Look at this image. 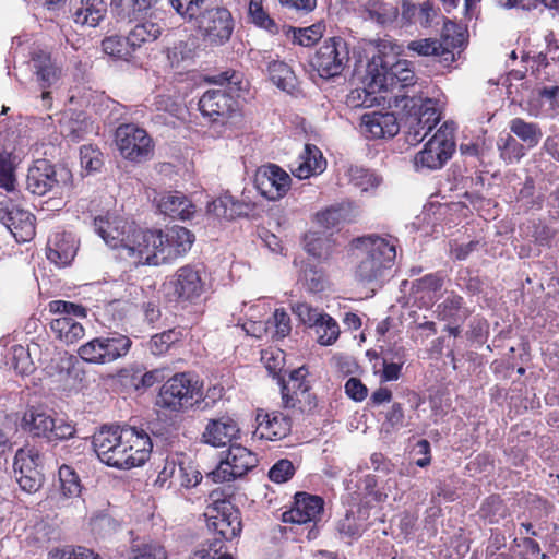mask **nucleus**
Listing matches in <instances>:
<instances>
[{
    "label": "nucleus",
    "mask_w": 559,
    "mask_h": 559,
    "mask_svg": "<svg viewBox=\"0 0 559 559\" xmlns=\"http://www.w3.org/2000/svg\"><path fill=\"white\" fill-rule=\"evenodd\" d=\"M95 231L112 249H118L122 259L134 265H160L187 253L194 236L185 227L175 226L162 230L136 229L122 217L107 214L94 219Z\"/></svg>",
    "instance_id": "f257e3e1"
},
{
    "label": "nucleus",
    "mask_w": 559,
    "mask_h": 559,
    "mask_svg": "<svg viewBox=\"0 0 559 559\" xmlns=\"http://www.w3.org/2000/svg\"><path fill=\"white\" fill-rule=\"evenodd\" d=\"M94 451L108 466L130 469L143 465L152 452L148 435L132 427L104 426L93 437Z\"/></svg>",
    "instance_id": "f03ea898"
},
{
    "label": "nucleus",
    "mask_w": 559,
    "mask_h": 559,
    "mask_svg": "<svg viewBox=\"0 0 559 559\" xmlns=\"http://www.w3.org/2000/svg\"><path fill=\"white\" fill-rule=\"evenodd\" d=\"M396 239L389 236L368 235L353 240L357 259L355 278L364 285H379L396 258Z\"/></svg>",
    "instance_id": "7ed1b4c3"
},
{
    "label": "nucleus",
    "mask_w": 559,
    "mask_h": 559,
    "mask_svg": "<svg viewBox=\"0 0 559 559\" xmlns=\"http://www.w3.org/2000/svg\"><path fill=\"white\" fill-rule=\"evenodd\" d=\"M389 106L400 111L409 145L424 141L441 119L439 104L433 98L397 94L389 99Z\"/></svg>",
    "instance_id": "20e7f679"
},
{
    "label": "nucleus",
    "mask_w": 559,
    "mask_h": 559,
    "mask_svg": "<svg viewBox=\"0 0 559 559\" xmlns=\"http://www.w3.org/2000/svg\"><path fill=\"white\" fill-rule=\"evenodd\" d=\"M206 0H170L176 12L193 21L202 38L211 45H224L234 31V19L229 10L212 7L201 10Z\"/></svg>",
    "instance_id": "39448f33"
},
{
    "label": "nucleus",
    "mask_w": 559,
    "mask_h": 559,
    "mask_svg": "<svg viewBox=\"0 0 559 559\" xmlns=\"http://www.w3.org/2000/svg\"><path fill=\"white\" fill-rule=\"evenodd\" d=\"M219 87L207 90L199 100L201 114L212 123L226 126L240 116V104L234 95L240 83L236 73L218 75Z\"/></svg>",
    "instance_id": "423d86ee"
},
{
    "label": "nucleus",
    "mask_w": 559,
    "mask_h": 559,
    "mask_svg": "<svg viewBox=\"0 0 559 559\" xmlns=\"http://www.w3.org/2000/svg\"><path fill=\"white\" fill-rule=\"evenodd\" d=\"M367 78L371 88L390 92L388 100L397 94H407L406 90L415 83V72L407 60H397L388 67L380 57L368 62Z\"/></svg>",
    "instance_id": "0eeeda50"
},
{
    "label": "nucleus",
    "mask_w": 559,
    "mask_h": 559,
    "mask_svg": "<svg viewBox=\"0 0 559 559\" xmlns=\"http://www.w3.org/2000/svg\"><path fill=\"white\" fill-rule=\"evenodd\" d=\"M200 388L190 373H177L159 389L156 405L170 412H183L198 401Z\"/></svg>",
    "instance_id": "6e6552de"
},
{
    "label": "nucleus",
    "mask_w": 559,
    "mask_h": 559,
    "mask_svg": "<svg viewBox=\"0 0 559 559\" xmlns=\"http://www.w3.org/2000/svg\"><path fill=\"white\" fill-rule=\"evenodd\" d=\"M131 345L132 341L128 336L111 332L81 345L78 355L86 362L106 365L124 357Z\"/></svg>",
    "instance_id": "1a4fd4ad"
},
{
    "label": "nucleus",
    "mask_w": 559,
    "mask_h": 559,
    "mask_svg": "<svg viewBox=\"0 0 559 559\" xmlns=\"http://www.w3.org/2000/svg\"><path fill=\"white\" fill-rule=\"evenodd\" d=\"M454 151L453 129L445 122L425 144L424 148L414 156V168L417 171L440 169L451 158Z\"/></svg>",
    "instance_id": "9d476101"
},
{
    "label": "nucleus",
    "mask_w": 559,
    "mask_h": 559,
    "mask_svg": "<svg viewBox=\"0 0 559 559\" xmlns=\"http://www.w3.org/2000/svg\"><path fill=\"white\" fill-rule=\"evenodd\" d=\"M49 311L58 316L51 320L50 328L61 342L70 345L83 338L85 330L75 318L86 317L84 307L66 300H53L49 302Z\"/></svg>",
    "instance_id": "9b49d317"
},
{
    "label": "nucleus",
    "mask_w": 559,
    "mask_h": 559,
    "mask_svg": "<svg viewBox=\"0 0 559 559\" xmlns=\"http://www.w3.org/2000/svg\"><path fill=\"white\" fill-rule=\"evenodd\" d=\"M22 428L34 437L46 438L49 441L71 438L75 429L63 419H55L47 411L31 407L22 418Z\"/></svg>",
    "instance_id": "f8f14e48"
},
{
    "label": "nucleus",
    "mask_w": 559,
    "mask_h": 559,
    "mask_svg": "<svg viewBox=\"0 0 559 559\" xmlns=\"http://www.w3.org/2000/svg\"><path fill=\"white\" fill-rule=\"evenodd\" d=\"M348 62L347 44L340 37L325 39L311 59V66L323 79L341 75Z\"/></svg>",
    "instance_id": "ddd939ff"
},
{
    "label": "nucleus",
    "mask_w": 559,
    "mask_h": 559,
    "mask_svg": "<svg viewBox=\"0 0 559 559\" xmlns=\"http://www.w3.org/2000/svg\"><path fill=\"white\" fill-rule=\"evenodd\" d=\"M258 463L257 455L240 444H230L217 467L209 473L213 481H231L245 476Z\"/></svg>",
    "instance_id": "4468645a"
},
{
    "label": "nucleus",
    "mask_w": 559,
    "mask_h": 559,
    "mask_svg": "<svg viewBox=\"0 0 559 559\" xmlns=\"http://www.w3.org/2000/svg\"><path fill=\"white\" fill-rule=\"evenodd\" d=\"M41 455L33 445L20 448L14 456V476L21 489L26 492H36L43 485L44 475L39 467Z\"/></svg>",
    "instance_id": "2eb2a0df"
},
{
    "label": "nucleus",
    "mask_w": 559,
    "mask_h": 559,
    "mask_svg": "<svg viewBox=\"0 0 559 559\" xmlns=\"http://www.w3.org/2000/svg\"><path fill=\"white\" fill-rule=\"evenodd\" d=\"M67 169H57L46 159H38L28 168L26 189L36 195H45L48 192H58L69 179Z\"/></svg>",
    "instance_id": "dca6fc26"
},
{
    "label": "nucleus",
    "mask_w": 559,
    "mask_h": 559,
    "mask_svg": "<svg viewBox=\"0 0 559 559\" xmlns=\"http://www.w3.org/2000/svg\"><path fill=\"white\" fill-rule=\"evenodd\" d=\"M116 143L121 155L134 162L147 158L152 151V140L147 132L133 123L118 127Z\"/></svg>",
    "instance_id": "f3484780"
},
{
    "label": "nucleus",
    "mask_w": 559,
    "mask_h": 559,
    "mask_svg": "<svg viewBox=\"0 0 559 559\" xmlns=\"http://www.w3.org/2000/svg\"><path fill=\"white\" fill-rule=\"evenodd\" d=\"M207 528L225 540H231L241 532L240 512L229 501L223 500L205 513Z\"/></svg>",
    "instance_id": "a211bd4d"
},
{
    "label": "nucleus",
    "mask_w": 559,
    "mask_h": 559,
    "mask_svg": "<svg viewBox=\"0 0 559 559\" xmlns=\"http://www.w3.org/2000/svg\"><path fill=\"white\" fill-rule=\"evenodd\" d=\"M254 183L261 195L270 201H276L286 195L290 189L292 178L278 165L267 164L258 168Z\"/></svg>",
    "instance_id": "6ab92c4d"
},
{
    "label": "nucleus",
    "mask_w": 559,
    "mask_h": 559,
    "mask_svg": "<svg viewBox=\"0 0 559 559\" xmlns=\"http://www.w3.org/2000/svg\"><path fill=\"white\" fill-rule=\"evenodd\" d=\"M31 63L36 81L43 90L41 98L49 103L51 94L47 88L53 87L59 82L62 67L50 52L41 49L32 52Z\"/></svg>",
    "instance_id": "aec40b11"
},
{
    "label": "nucleus",
    "mask_w": 559,
    "mask_h": 559,
    "mask_svg": "<svg viewBox=\"0 0 559 559\" xmlns=\"http://www.w3.org/2000/svg\"><path fill=\"white\" fill-rule=\"evenodd\" d=\"M0 222L17 242H26L35 236L34 215L15 205L0 207Z\"/></svg>",
    "instance_id": "412c9836"
},
{
    "label": "nucleus",
    "mask_w": 559,
    "mask_h": 559,
    "mask_svg": "<svg viewBox=\"0 0 559 559\" xmlns=\"http://www.w3.org/2000/svg\"><path fill=\"white\" fill-rule=\"evenodd\" d=\"M323 506L324 501L319 496L298 492L295 495L294 507L283 513V521L296 524L316 523L321 518Z\"/></svg>",
    "instance_id": "4be33fe9"
},
{
    "label": "nucleus",
    "mask_w": 559,
    "mask_h": 559,
    "mask_svg": "<svg viewBox=\"0 0 559 559\" xmlns=\"http://www.w3.org/2000/svg\"><path fill=\"white\" fill-rule=\"evenodd\" d=\"M173 284L175 294L182 300L197 299L205 290L202 269L190 264L177 270Z\"/></svg>",
    "instance_id": "5701e85b"
},
{
    "label": "nucleus",
    "mask_w": 559,
    "mask_h": 559,
    "mask_svg": "<svg viewBox=\"0 0 559 559\" xmlns=\"http://www.w3.org/2000/svg\"><path fill=\"white\" fill-rule=\"evenodd\" d=\"M360 128L371 139L393 138L400 131L394 112L372 111L362 115Z\"/></svg>",
    "instance_id": "b1692460"
},
{
    "label": "nucleus",
    "mask_w": 559,
    "mask_h": 559,
    "mask_svg": "<svg viewBox=\"0 0 559 559\" xmlns=\"http://www.w3.org/2000/svg\"><path fill=\"white\" fill-rule=\"evenodd\" d=\"M281 385L283 405L292 409L294 414H304L313 408L309 385L306 381L286 382V379L280 378L277 382Z\"/></svg>",
    "instance_id": "393cba45"
},
{
    "label": "nucleus",
    "mask_w": 559,
    "mask_h": 559,
    "mask_svg": "<svg viewBox=\"0 0 559 559\" xmlns=\"http://www.w3.org/2000/svg\"><path fill=\"white\" fill-rule=\"evenodd\" d=\"M257 427L253 437L265 440H280L286 437L290 431V420L281 413H264L262 409L257 412Z\"/></svg>",
    "instance_id": "a878e982"
},
{
    "label": "nucleus",
    "mask_w": 559,
    "mask_h": 559,
    "mask_svg": "<svg viewBox=\"0 0 559 559\" xmlns=\"http://www.w3.org/2000/svg\"><path fill=\"white\" fill-rule=\"evenodd\" d=\"M78 246L73 234L56 231L48 239L47 258L59 266H67L76 254Z\"/></svg>",
    "instance_id": "bb28decb"
},
{
    "label": "nucleus",
    "mask_w": 559,
    "mask_h": 559,
    "mask_svg": "<svg viewBox=\"0 0 559 559\" xmlns=\"http://www.w3.org/2000/svg\"><path fill=\"white\" fill-rule=\"evenodd\" d=\"M240 429L238 424L230 417H221L211 419L202 438L205 443L213 447H225L239 437Z\"/></svg>",
    "instance_id": "cd10ccee"
},
{
    "label": "nucleus",
    "mask_w": 559,
    "mask_h": 559,
    "mask_svg": "<svg viewBox=\"0 0 559 559\" xmlns=\"http://www.w3.org/2000/svg\"><path fill=\"white\" fill-rule=\"evenodd\" d=\"M70 11L76 24L95 27L104 19L107 8L104 0H71Z\"/></svg>",
    "instance_id": "c85d7f7f"
},
{
    "label": "nucleus",
    "mask_w": 559,
    "mask_h": 559,
    "mask_svg": "<svg viewBox=\"0 0 559 559\" xmlns=\"http://www.w3.org/2000/svg\"><path fill=\"white\" fill-rule=\"evenodd\" d=\"M360 11L365 20L382 27L393 25L400 15L399 7L385 0H365L360 4Z\"/></svg>",
    "instance_id": "c756f323"
},
{
    "label": "nucleus",
    "mask_w": 559,
    "mask_h": 559,
    "mask_svg": "<svg viewBox=\"0 0 559 559\" xmlns=\"http://www.w3.org/2000/svg\"><path fill=\"white\" fill-rule=\"evenodd\" d=\"M157 206L160 213L181 221L190 219L195 212L193 203L179 191L163 194Z\"/></svg>",
    "instance_id": "7c9ffc66"
},
{
    "label": "nucleus",
    "mask_w": 559,
    "mask_h": 559,
    "mask_svg": "<svg viewBox=\"0 0 559 559\" xmlns=\"http://www.w3.org/2000/svg\"><path fill=\"white\" fill-rule=\"evenodd\" d=\"M326 168V160L322 152L313 144H306L300 154L298 165L292 168V174L298 179H307L322 174Z\"/></svg>",
    "instance_id": "2f4dec72"
},
{
    "label": "nucleus",
    "mask_w": 559,
    "mask_h": 559,
    "mask_svg": "<svg viewBox=\"0 0 559 559\" xmlns=\"http://www.w3.org/2000/svg\"><path fill=\"white\" fill-rule=\"evenodd\" d=\"M159 0H110L111 13L121 21L138 20L153 10Z\"/></svg>",
    "instance_id": "473e14b6"
},
{
    "label": "nucleus",
    "mask_w": 559,
    "mask_h": 559,
    "mask_svg": "<svg viewBox=\"0 0 559 559\" xmlns=\"http://www.w3.org/2000/svg\"><path fill=\"white\" fill-rule=\"evenodd\" d=\"M163 29L164 26L160 21L153 20L152 14H150L148 20L136 23L130 29L128 36L131 41V46L136 50L144 45L154 43L160 37Z\"/></svg>",
    "instance_id": "72a5a7b5"
},
{
    "label": "nucleus",
    "mask_w": 559,
    "mask_h": 559,
    "mask_svg": "<svg viewBox=\"0 0 559 559\" xmlns=\"http://www.w3.org/2000/svg\"><path fill=\"white\" fill-rule=\"evenodd\" d=\"M407 49L409 51H414L418 56L440 57L441 61L445 64H450L454 61V53L448 48L443 47L442 44L435 38L412 40L407 44Z\"/></svg>",
    "instance_id": "f704fd0d"
},
{
    "label": "nucleus",
    "mask_w": 559,
    "mask_h": 559,
    "mask_svg": "<svg viewBox=\"0 0 559 559\" xmlns=\"http://www.w3.org/2000/svg\"><path fill=\"white\" fill-rule=\"evenodd\" d=\"M436 313L438 319L450 323H457L467 317V311L463 308V298L454 293H450L437 306Z\"/></svg>",
    "instance_id": "c9c22d12"
},
{
    "label": "nucleus",
    "mask_w": 559,
    "mask_h": 559,
    "mask_svg": "<svg viewBox=\"0 0 559 559\" xmlns=\"http://www.w3.org/2000/svg\"><path fill=\"white\" fill-rule=\"evenodd\" d=\"M510 131L528 148L535 147L543 138V131L537 123L527 122L522 118H514L510 121Z\"/></svg>",
    "instance_id": "e433bc0d"
},
{
    "label": "nucleus",
    "mask_w": 559,
    "mask_h": 559,
    "mask_svg": "<svg viewBox=\"0 0 559 559\" xmlns=\"http://www.w3.org/2000/svg\"><path fill=\"white\" fill-rule=\"evenodd\" d=\"M159 477L163 479L170 477L175 483H179V485L185 487H194L202 478L198 471L191 467L188 469L182 464L176 466L175 463H168L159 474Z\"/></svg>",
    "instance_id": "4c0bfd02"
},
{
    "label": "nucleus",
    "mask_w": 559,
    "mask_h": 559,
    "mask_svg": "<svg viewBox=\"0 0 559 559\" xmlns=\"http://www.w3.org/2000/svg\"><path fill=\"white\" fill-rule=\"evenodd\" d=\"M103 51L116 59L128 60L135 51L129 36L112 35L102 41Z\"/></svg>",
    "instance_id": "58836bf2"
},
{
    "label": "nucleus",
    "mask_w": 559,
    "mask_h": 559,
    "mask_svg": "<svg viewBox=\"0 0 559 559\" xmlns=\"http://www.w3.org/2000/svg\"><path fill=\"white\" fill-rule=\"evenodd\" d=\"M267 70L272 82L278 88L289 92L295 87L296 78L287 63L273 61L269 63Z\"/></svg>",
    "instance_id": "ea45409f"
},
{
    "label": "nucleus",
    "mask_w": 559,
    "mask_h": 559,
    "mask_svg": "<svg viewBox=\"0 0 559 559\" xmlns=\"http://www.w3.org/2000/svg\"><path fill=\"white\" fill-rule=\"evenodd\" d=\"M324 29V24L316 23L304 28L289 27L287 35H292L293 41L295 44L304 47H310L322 38Z\"/></svg>",
    "instance_id": "a19ab883"
},
{
    "label": "nucleus",
    "mask_w": 559,
    "mask_h": 559,
    "mask_svg": "<svg viewBox=\"0 0 559 559\" xmlns=\"http://www.w3.org/2000/svg\"><path fill=\"white\" fill-rule=\"evenodd\" d=\"M59 481L61 495L66 498L78 497L81 492V483L75 471L69 465L59 468Z\"/></svg>",
    "instance_id": "79ce46f5"
},
{
    "label": "nucleus",
    "mask_w": 559,
    "mask_h": 559,
    "mask_svg": "<svg viewBox=\"0 0 559 559\" xmlns=\"http://www.w3.org/2000/svg\"><path fill=\"white\" fill-rule=\"evenodd\" d=\"M7 365L14 369L19 374H27L33 370L29 352L22 345H14L11 347Z\"/></svg>",
    "instance_id": "37998d69"
},
{
    "label": "nucleus",
    "mask_w": 559,
    "mask_h": 559,
    "mask_svg": "<svg viewBox=\"0 0 559 559\" xmlns=\"http://www.w3.org/2000/svg\"><path fill=\"white\" fill-rule=\"evenodd\" d=\"M348 178L349 182L362 192L377 188L381 181L374 173L360 167H350L348 169Z\"/></svg>",
    "instance_id": "c03bdc74"
},
{
    "label": "nucleus",
    "mask_w": 559,
    "mask_h": 559,
    "mask_svg": "<svg viewBox=\"0 0 559 559\" xmlns=\"http://www.w3.org/2000/svg\"><path fill=\"white\" fill-rule=\"evenodd\" d=\"M249 17L258 27L264 28L272 34L277 33L276 23L263 9V0H250Z\"/></svg>",
    "instance_id": "a18cd8bd"
},
{
    "label": "nucleus",
    "mask_w": 559,
    "mask_h": 559,
    "mask_svg": "<svg viewBox=\"0 0 559 559\" xmlns=\"http://www.w3.org/2000/svg\"><path fill=\"white\" fill-rule=\"evenodd\" d=\"M500 156L508 163L519 162L525 155L524 145L510 134L498 140Z\"/></svg>",
    "instance_id": "49530a36"
},
{
    "label": "nucleus",
    "mask_w": 559,
    "mask_h": 559,
    "mask_svg": "<svg viewBox=\"0 0 559 559\" xmlns=\"http://www.w3.org/2000/svg\"><path fill=\"white\" fill-rule=\"evenodd\" d=\"M314 326H316V332L318 334V342L321 345H324V346L331 345L338 338V335H340L338 324L329 314H324Z\"/></svg>",
    "instance_id": "de8ad7c7"
},
{
    "label": "nucleus",
    "mask_w": 559,
    "mask_h": 559,
    "mask_svg": "<svg viewBox=\"0 0 559 559\" xmlns=\"http://www.w3.org/2000/svg\"><path fill=\"white\" fill-rule=\"evenodd\" d=\"M299 281L311 293L321 292L325 286V277L322 270L309 263L304 266Z\"/></svg>",
    "instance_id": "09e8293b"
},
{
    "label": "nucleus",
    "mask_w": 559,
    "mask_h": 559,
    "mask_svg": "<svg viewBox=\"0 0 559 559\" xmlns=\"http://www.w3.org/2000/svg\"><path fill=\"white\" fill-rule=\"evenodd\" d=\"M180 340V332L173 329L155 334L151 337L150 349L153 355L159 356Z\"/></svg>",
    "instance_id": "8fccbe9b"
},
{
    "label": "nucleus",
    "mask_w": 559,
    "mask_h": 559,
    "mask_svg": "<svg viewBox=\"0 0 559 559\" xmlns=\"http://www.w3.org/2000/svg\"><path fill=\"white\" fill-rule=\"evenodd\" d=\"M336 530L342 538L347 539V543H352L362 534L361 523L353 512H346L345 516L338 521Z\"/></svg>",
    "instance_id": "3c124183"
},
{
    "label": "nucleus",
    "mask_w": 559,
    "mask_h": 559,
    "mask_svg": "<svg viewBox=\"0 0 559 559\" xmlns=\"http://www.w3.org/2000/svg\"><path fill=\"white\" fill-rule=\"evenodd\" d=\"M348 210L343 204L332 205L324 211L317 214L318 223L324 228H334L338 226L342 221H345Z\"/></svg>",
    "instance_id": "603ef678"
},
{
    "label": "nucleus",
    "mask_w": 559,
    "mask_h": 559,
    "mask_svg": "<svg viewBox=\"0 0 559 559\" xmlns=\"http://www.w3.org/2000/svg\"><path fill=\"white\" fill-rule=\"evenodd\" d=\"M165 378L164 370L154 369L151 371L142 372L141 370H134L131 374V385L135 390H146L154 384L163 381Z\"/></svg>",
    "instance_id": "864d4df0"
},
{
    "label": "nucleus",
    "mask_w": 559,
    "mask_h": 559,
    "mask_svg": "<svg viewBox=\"0 0 559 559\" xmlns=\"http://www.w3.org/2000/svg\"><path fill=\"white\" fill-rule=\"evenodd\" d=\"M365 82L367 87L364 88H355L347 96V104L352 107H370L377 100V97L373 96L376 92H380L381 90H373L369 86L368 78L365 76Z\"/></svg>",
    "instance_id": "5fc2aeb1"
},
{
    "label": "nucleus",
    "mask_w": 559,
    "mask_h": 559,
    "mask_svg": "<svg viewBox=\"0 0 559 559\" xmlns=\"http://www.w3.org/2000/svg\"><path fill=\"white\" fill-rule=\"evenodd\" d=\"M306 251L316 258H325L329 254L330 245L326 238L310 233L305 236Z\"/></svg>",
    "instance_id": "6e6d98bb"
},
{
    "label": "nucleus",
    "mask_w": 559,
    "mask_h": 559,
    "mask_svg": "<svg viewBox=\"0 0 559 559\" xmlns=\"http://www.w3.org/2000/svg\"><path fill=\"white\" fill-rule=\"evenodd\" d=\"M80 162L85 170L96 171L103 165L102 153L92 145H83L80 148Z\"/></svg>",
    "instance_id": "4d7b16f0"
},
{
    "label": "nucleus",
    "mask_w": 559,
    "mask_h": 559,
    "mask_svg": "<svg viewBox=\"0 0 559 559\" xmlns=\"http://www.w3.org/2000/svg\"><path fill=\"white\" fill-rule=\"evenodd\" d=\"M269 330L274 329V335L278 338L286 337L290 331V318L288 313L283 309H276L273 317L267 320Z\"/></svg>",
    "instance_id": "13d9d810"
},
{
    "label": "nucleus",
    "mask_w": 559,
    "mask_h": 559,
    "mask_svg": "<svg viewBox=\"0 0 559 559\" xmlns=\"http://www.w3.org/2000/svg\"><path fill=\"white\" fill-rule=\"evenodd\" d=\"M294 474V464L287 459H282L270 468L269 478L274 483L282 484L289 480Z\"/></svg>",
    "instance_id": "bf43d9fd"
},
{
    "label": "nucleus",
    "mask_w": 559,
    "mask_h": 559,
    "mask_svg": "<svg viewBox=\"0 0 559 559\" xmlns=\"http://www.w3.org/2000/svg\"><path fill=\"white\" fill-rule=\"evenodd\" d=\"M163 546L156 543H147L132 549L130 559H166Z\"/></svg>",
    "instance_id": "052dcab7"
},
{
    "label": "nucleus",
    "mask_w": 559,
    "mask_h": 559,
    "mask_svg": "<svg viewBox=\"0 0 559 559\" xmlns=\"http://www.w3.org/2000/svg\"><path fill=\"white\" fill-rule=\"evenodd\" d=\"M234 205V197L225 193L218 199L209 203L207 211L214 214L216 217L233 219V213H230V210Z\"/></svg>",
    "instance_id": "680f3d73"
},
{
    "label": "nucleus",
    "mask_w": 559,
    "mask_h": 559,
    "mask_svg": "<svg viewBox=\"0 0 559 559\" xmlns=\"http://www.w3.org/2000/svg\"><path fill=\"white\" fill-rule=\"evenodd\" d=\"M293 312L298 317L300 322L314 326L324 313H320L318 309L312 308L306 302H297L292 307Z\"/></svg>",
    "instance_id": "e2e57ef3"
},
{
    "label": "nucleus",
    "mask_w": 559,
    "mask_h": 559,
    "mask_svg": "<svg viewBox=\"0 0 559 559\" xmlns=\"http://www.w3.org/2000/svg\"><path fill=\"white\" fill-rule=\"evenodd\" d=\"M262 359L265 362V368L269 373L280 381V378H283L282 371L284 368V354L282 350L277 349L275 352H265L262 355Z\"/></svg>",
    "instance_id": "0e129e2a"
},
{
    "label": "nucleus",
    "mask_w": 559,
    "mask_h": 559,
    "mask_svg": "<svg viewBox=\"0 0 559 559\" xmlns=\"http://www.w3.org/2000/svg\"><path fill=\"white\" fill-rule=\"evenodd\" d=\"M88 127L90 124L84 120H69L63 123L61 134L72 142H79L88 132Z\"/></svg>",
    "instance_id": "69168bd1"
},
{
    "label": "nucleus",
    "mask_w": 559,
    "mask_h": 559,
    "mask_svg": "<svg viewBox=\"0 0 559 559\" xmlns=\"http://www.w3.org/2000/svg\"><path fill=\"white\" fill-rule=\"evenodd\" d=\"M443 286V277L438 274H427L413 283V289L419 292H438Z\"/></svg>",
    "instance_id": "338daca9"
},
{
    "label": "nucleus",
    "mask_w": 559,
    "mask_h": 559,
    "mask_svg": "<svg viewBox=\"0 0 559 559\" xmlns=\"http://www.w3.org/2000/svg\"><path fill=\"white\" fill-rule=\"evenodd\" d=\"M280 4L298 15H307L317 8V0H278Z\"/></svg>",
    "instance_id": "774afa93"
}]
</instances>
